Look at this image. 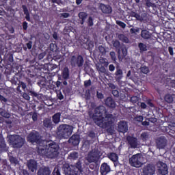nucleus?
Returning <instances> with one entry per match:
<instances>
[{
  "instance_id": "40",
  "label": "nucleus",
  "mask_w": 175,
  "mask_h": 175,
  "mask_svg": "<svg viewBox=\"0 0 175 175\" xmlns=\"http://www.w3.org/2000/svg\"><path fill=\"white\" fill-rule=\"evenodd\" d=\"M52 175H62L61 174V170L55 167L52 172Z\"/></svg>"
},
{
  "instance_id": "5",
  "label": "nucleus",
  "mask_w": 175,
  "mask_h": 175,
  "mask_svg": "<svg viewBox=\"0 0 175 175\" xmlns=\"http://www.w3.org/2000/svg\"><path fill=\"white\" fill-rule=\"evenodd\" d=\"M9 141L14 148H21V146H24V143H25V139L19 135H10Z\"/></svg>"
},
{
  "instance_id": "52",
  "label": "nucleus",
  "mask_w": 175,
  "mask_h": 175,
  "mask_svg": "<svg viewBox=\"0 0 175 175\" xmlns=\"http://www.w3.org/2000/svg\"><path fill=\"white\" fill-rule=\"evenodd\" d=\"M139 28H136V29H135V28H131V29H130V32H131V33H139Z\"/></svg>"
},
{
  "instance_id": "28",
  "label": "nucleus",
  "mask_w": 175,
  "mask_h": 175,
  "mask_svg": "<svg viewBox=\"0 0 175 175\" xmlns=\"http://www.w3.org/2000/svg\"><path fill=\"white\" fill-rule=\"evenodd\" d=\"M130 16H131V17H135V18H136V20H137V21H143V17L142 16H140V14H137V12H136L132 11L130 13Z\"/></svg>"
},
{
  "instance_id": "51",
  "label": "nucleus",
  "mask_w": 175,
  "mask_h": 175,
  "mask_svg": "<svg viewBox=\"0 0 175 175\" xmlns=\"http://www.w3.org/2000/svg\"><path fill=\"white\" fill-rule=\"evenodd\" d=\"M135 120H137L138 122H143V120H144V118H143V116H136Z\"/></svg>"
},
{
  "instance_id": "56",
  "label": "nucleus",
  "mask_w": 175,
  "mask_h": 175,
  "mask_svg": "<svg viewBox=\"0 0 175 175\" xmlns=\"http://www.w3.org/2000/svg\"><path fill=\"white\" fill-rule=\"evenodd\" d=\"M96 96H97L98 99H103V98L105 97L103 96V94L98 92H97Z\"/></svg>"
},
{
  "instance_id": "50",
  "label": "nucleus",
  "mask_w": 175,
  "mask_h": 175,
  "mask_svg": "<svg viewBox=\"0 0 175 175\" xmlns=\"http://www.w3.org/2000/svg\"><path fill=\"white\" fill-rule=\"evenodd\" d=\"M22 25L24 31H27V29H28V23H27V21L23 22Z\"/></svg>"
},
{
  "instance_id": "24",
  "label": "nucleus",
  "mask_w": 175,
  "mask_h": 175,
  "mask_svg": "<svg viewBox=\"0 0 175 175\" xmlns=\"http://www.w3.org/2000/svg\"><path fill=\"white\" fill-rule=\"evenodd\" d=\"M52 121L54 124H59L61 121V113L57 112L52 116Z\"/></svg>"
},
{
  "instance_id": "14",
  "label": "nucleus",
  "mask_w": 175,
  "mask_h": 175,
  "mask_svg": "<svg viewBox=\"0 0 175 175\" xmlns=\"http://www.w3.org/2000/svg\"><path fill=\"white\" fill-rule=\"evenodd\" d=\"M118 131L122 133H126L128 132V122L120 121L118 126Z\"/></svg>"
},
{
  "instance_id": "3",
  "label": "nucleus",
  "mask_w": 175,
  "mask_h": 175,
  "mask_svg": "<svg viewBox=\"0 0 175 175\" xmlns=\"http://www.w3.org/2000/svg\"><path fill=\"white\" fill-rule=\"evenodd\" d=\"M63 169L66 175H80L84 172L83 163L80 160H78L75 165L64 164Z\"/></svg>"
},
{
  "instance_id": "53",
  "label": "nucleus",
  "mask_w": 175,
  "mask_h": 175,
  "mask_svg": "<svg viewBox=\"0 0 175 175\" xmlns=\"http://www.w3.org/2000/svg\"><path fill=\"white\" fill-rule=\"evenodd\" d=\"M112 94L116 98H118V96H120V92H118V90H113L112 91Z\"/></svg>"
},
{
  "instance_id": "1",
  "label": "nucleus",
  "mask_w": 175,
  "mask_h": 175,
  "mask_svg": "<svg viewBox=\"0 0 175 175\" xmlns=\"http://www.w3.org/2000/svg\"><path fill=\"white\" fill-rule=\"evenodd\" d=\"M111 118H113V114L109 113L104 106L97 107L92 116V119L94 124L105 129L110 126V121L109 120Z\"/></svg>"
},
{
  "instance_id": "46",
  "label": "nucleus",
  "mask_w": 175,
  "mask_h": 175,
  "mask_svg": "<svg viewBox=\"0 0 175 175\" xmlns=\"http://www.w3.org/2000/svg\"><path fill=\"white\" fill-rule=\"evenodd\" d=\"M109 55H110V57H111L112 61H113L114 62H116V59H117V58L116 57V52H114V51L110 52Z\"/></svg>"
},
{
  "instance_id": "43",
  "label": "nucleus",
  "mask_w": 175,
  "mask_h": 175,
  "mask_svg": "<svg viewBox=\"0 0 175 175\" xmlns=\"http://www.w3.org/2000/svg\"><path fill=\"white\" fill-rule=\"evenodd\" d=\"M50 49H51V51H53V52L57 51L58 50L56 44H53V43H51L50 44Z\"/></svg>"
},
{
  "instance_id": "48",
  "label": "nucleus",
  "mask_w": 175,
  "mask_h": 175,
  "mask_svg": "<svg viewBox=\"0 0 175 175\" xmlns=\"http://www.w3.org/2000/svg\"><path fill=\"white\" fill-rule=\"evenodd\" d=\"M92 84V82L91 81V79L86 80L84 81V85L85 87H90Z\"/></svg>"
},
{
  "instance_id": "16",
  "label": "nucleus",
  "mask_w": 175,
  "mask_h": 175,
  "mask_svg": "<svg viewBox=\"0 0 175 175\" xmlns=\"http://www.w3.org/2000/svg\"><path fill=\"white\" fill-rule=\"evenodd\" d=\"M51 174V170L50 167H40L37 172V175H50Z\"/></svg>"
},
{
  "instance_id": "30",
  "label": "nucleus",
  "mask_w": 175,
  "mask_h": 175,
  "mask_svg": "<svg viewBox=\"0 0 175 175\" xmlns=\"http://www.w3.org/2000/svg\"><path fill=\"white\" fill-rule=\"evenodd\" d=\"M108 158L112 161V162H117L118 161V155L116 153L111 152L108 155Z\"/></svg>"
},
{
  "instance_id": "34",
  "label": "nucleus",
  "mask_w": 175,
  "mask_h": 175,
  "mask_svg": "<svg viewBox=\"0 0 175 175\" xmlns=\"http://www.w3.org/2000/svg\"><path fill=\"white\" fill-rule=\"evenodd\" d=\"M140 137L142 142H147V140L150 139V135H148V133L144 132L141 134Z\"/></svg>"
},
{
  "instance_id": "63",
  "label": "nucleus",
  "mask_w": 175,
  "mask_h": 175,
  "mask_svg": "<svg viewBox=\"0 0 175 175\" xmlns=\"http://www.w3.org/2000/svg\"><path fill=\"white\" fill-rule=\"evenodd\" d=\"M27 75L29 77H31V78L35 77V73L31 72V70L27 71Z\"/></svg>"
},
{
  "instance_id": "59",
  "label": "nucleus",
  "mask_w": 175,
  "mask_h": 175,
  "mask_svg": "<svg viewBox=\"0 0 175 175\" xmlns=\"http://www.w3.org/2000/svg\"><path fill=\"white\" fill-rule=\"evenodd\" d=\"M32 41H29L28 43L26 44V46L29 50H31L32 49Z\"/></svg>"
},
{
  "instance_id": "29",
  "label": "nucleus",
  "mask_w": 175,
  "mask_h": 175,
  "mask_svg": "<svg viewBox=\"0 0 175 175\" xmlns=\"http://www.w3.org/2000/svg\"><path fill=\"white\" fill-rule=\"evenodd\" d=\"M29 95H31V96H33V98H37V99L38 100L42 99V94L37 93L33 90L29 91Z\"/></svg>"
},
{
  "instance_id": "47",
  "label": "nucleus",
  "mask_w": 175,
  "mask_h": 175,
  "mask_svg": "<svg viewBox=\"0 0 175 175\" xmlns=\"http://www.w3.org/2000/svg\"><path fill=\"white\" fill-rule=\"evenodd\" d=\"M88 23L89 27H92V25H94V19H92V17L90 16L88 18Z\"/></svg>"
},
{
  "instance_id": "42",
  "label": "nucleus",
  "mask_w": 175,
  "mask_h": 175,
  "mask_svg": "<svg viewBox=\"0 0 175 175\" xmlns=\"http://www.w3.org/2000/svg\"><path fill=\"white\" fill-rule=\"evenodd\" d=\"M141 72L144 73V75H147L148 72H150V70L148 69V67L147 66H142L141 67Z\"/></svg>"
},
{
  "instance_id": "49",
  "label": "nucleus",
  "mask_w": 175,
  "mask_h": 175,
  "mask_svg": "<svg viewBox=\"0 0 175 175\" xmlns=\"http://www.w3.org/2000/svg\"><path fill=\"white\" fill-rule=\"evenodd\" d=\"M22 96L26 100H29V99H31V98L29 97V94L28 93H23Z\"/></svg>"
},
{
  "instance_id": "23",
  "label": "nucleus",
  "mask_w": 175,
  "mask_h": 175,
  "mask_svg": "<svg viewBox=\"0 0 175 175\" xmlns=\"http://www.w3.org/2000/svg\"><path fill=\"white\" fill-rule=\"evenodd\" d=\"M151 33L148 31V30L144 29L141 32V36L143 39H145L146 40H148V39H151Z\"/></svg>"
},
{
  "instance_id": "41",
  "label": "nucleus",
  "mask_w": 175,
  "mask_h": 175,
  "mask_svg": "<svg viewBox=\"0 0 175 175\" xmlns=\"http://www.w3.org/2000/svg\"><path fill=\"white\" fill-rule=\"evenodd\" d=\"M30 116H31V118L34 122L38 121V113L31 112Z\"/></svg>"
},
{
  "instance_id": "27",
  "label": "nucleus",
  "mask_w": 175,
  "mask_h": 175,
  "mask_svg": "<svg viewBox=\"0 0 175 175\" xmlns=\"http://www.w3.org/2000/svg\"><path fill=\"white\" fill-rule=\"evenodd\" d=\"M157 145L159 147H161V148H163L166 146V139L163 137H160L159 138V141L157 142Z\"/></svg>"
},
{
  "instance_id": "60",
  "label": "nucleus",
  "mask_w": 175,
  "mask_h": 175,
  "mask_svg": "<svg viewBox=\"0 0 175 175\" xmlns=\"http://www.w3.org/2000/svg\"><path fill=\"white\" fill-rule=\"evenodd\" d=\"M146 6L148 8H151V7L154 6V4L150 0H147L146 1Z\"/></svg>"
},
{
  "instance_id": "62",
  "label": "nucleus",
  "mask_w": 175,
  "mask_h": 175,
  "mask_svg": "<svg viewBox=\"0 0 175 175\" xmlns=\"http://www.w3.org/2000/svg\"><path fill=\"white\" fill-rule=\"evenodd\" d=\"M168 51H169V53H170L171 55H174V51H173V47L169 46V47H168Z\"/></svg>"
},
{
  "instance_id": "35",
  "label": "nucleus",
  "mask_w": 175,
  "mask_h": 175,
  "mask_svg": "<svg viewBox=\"0 0 175 175\" xmlns=\"http://www.w3.org/2000/svg\"><path fill=\"white\" fill-rule=\"evenodd\" d=\"M138 47L141 51V53H143L144 51H147V45L146 44L140 42L138 44Z\"/></svg>"
},
{
  "instance_id": "6",
  "label": "nucleus",
  "mask_w": 175,
  "mask_h": 175,
  "mask_svg": "<svg viewBox=\"0 0 175 175\" xmlns=\"http://www.w3.org/2000/svg\"><path fill=\"white\" fill-rule=\"evenodd\" d=\"M129 163L133 167H140L143 165V163H142V154L140 153L133 154L129 159Z\"/></svg>"
},
{
  "instance_id": "18",
  "label": "nucleus",
  "mask_w": 175,
  "mask_h": 175,
  "mask_svg": "<svg viewBox=\"0 0 175 175\" xmlns=\"http://www.w3.org/2000/svg\"><path fill=\"white\" fill-rule=\"evenodd\" d=\"M100 8L101 12H103V13H105V14H110V13L113 12L111 6L109 5H106L105 4H100Z\"/></svg>"
},
{
  "instance_id": "22",
  "label": "nucleus",
  "mask_w": 175,
  "mask_h": 175,
  "mask_svg": "<svg viewBox=\"0 0 175 175\" xmlns=\"http://www.w3.org/2000/svg\"><path fill=\"white\" fill-rule=\"evenodd\" d=\"M22 9L23 10L24 14L25 15V20H27V21L31 22V15L29 14L28 7H27L25 5H22Z\"/></svg>"
},
{
  "instance_id": "61",
  "label": "nucleus",
  "mask_w": 175,
  "mask_h": 175,
  "mask_svg": "<svg viewBox=\"0 0 175 175\" xmlns=\"http://www.w3.org/2000/svg\"><path fill=\"white\" fill-rule=\"evenodd\" d=\"M140 107H141V109H143L144 110V109H147V104H146V103H141Z\"/></svg>"
},
{
  "instance_id": "10",
  "label": "nucleus",
  "mask_w": 175,
  "mask_h": 175,
  "mask_svg": "<svg viewBox=\"0 0 175 175\" xmlns=\"http://www.w3.org/2000/svg\"><path fill=\"white\" fill-rule=\"evenodd\" d=\"M158 167V173L161 175H166L169 173L167 165L163 162H160Z\"/></svg>"
},
{
  "instance_id": "17",
  "label": "nucleus",
  "mask_w": 175,
  "mask_h": 175,
  "mask_svg": "<svg viewBox=\"0 0 175 175\" xmlns=\"http://www.w3.org/2000/svg\"><path fill=\"white\" fill-rule=\"evenodd\" d=\"M100 172L102 175H106L107 173H110V165L107 163H104L101 165Z\"/></svg>"
},
{
  "instance_id": "20",
  "label": "nucleus",
  "mask_w": 175,
  "mask_h": 175,
  "mask_svg": "<svg viewBox=\"0 0 175 175\" xmlns=\"http://www.w3.org/2000/svg\"><path fill=\"white\" fill-rule=\"evenodd\" d=\"M105 104L107 107H111V109H114L116 106V101L111 97H107L105 100Z\"/></svg>"
},
{
  "instance_id": "38",
  "label": "nucleus",
  "mask_w": 175,
  "mask_h": 175,
  "mask_svg": "<svg viewBox=\"0 0 175 175\" xmlns=\"http://www.w3.org/2000/svg\"><path fill=\"white\" fill-rule=\"evenodd\" d=\"M119 38L120 40H122L124 43H129V39H128L124 34H120Z\"/></svg>"
},
{
  "instance_id": "15",
  "label": "nucleus",
  "mask_w": 175,
  "mask_h": 175,
  "mask_svg": "<svg viewBox=\"0 0 175 175\" xmlns=\"http://www.w3.org/2000/svg\"><path fill=\"white\" fill-rule=\"evenodd\" d=\"M68 143L76 147V146H79L80 143V137L79 135H73L71 137L68 139Z\"/></svg>"
},
{
  "instance_id": "21",
  "label": "nucleus",
  "mask_w": 175,
  "mask_h": 175,
  "mask_svg": "<svg viewBox=\"0 0 175 175\" xmlns=\"http://www.w3.org/2000/svg\"><path fill=\"white\" fill-rule=\"evenodd\" d=\"M27 167L29 170H31L32 173H33V172L38 169V163L35 160L31 159L28 162Z\"/></svg>"
},
{
  "instance_id": "55",
  "label": "nucleus",
  "mask_w": 175,
  "mask_h": 175,
  "mask_svg": "<svg viewBox=\"0 0 175 175\" xmlns=\"http://www.w3.org/2000/svg\"><path fill=\"white\" fill-rule=\"evenodd\" d=\"M70 14L68 12H64L61 14V17H64V18H68V17H70Z\"/></svg>"
},
{
  "instance_id": "33",
  "label": "nucleus",
  "mask_w": 175,
  "mask_h": 175,
  "mask_svg": "<svg viewBox=\"0 0 175 175\" xmlns=\"http://www.w3.org/2000/svg\"><path fill=\"white\" fill-rule=\"evenodd\" d=\"M6 148V143L5 142V138L3 137L0 136V151L4 150Z\"/></svg>"
},
{
  "instance_id": "4",
  "label": "nucleus",
  "mask_w": 175,
  "mask_h": 175,
  "mask_svg": "<svg viewBox=\"0 0 175 175\" xmlns=\"http://www.w3.org/2000/svg\"><path fill=\"white\" fill-rule=\"evenodd\" d=\"M73 133V126L60 124L57 129V135L60 139H68Z\"/></svg>"
},
{
  "instance_id": "45",
  "label": "nucleus",
  "mask_w": 175,
  "mask_h": 175,
  "mask_svg": "<svg viewBox=\"0 0 175 175\" xmlns=\"http://www.w3.org/2000/svg\"><path fill=\"white\" fill-rule=\"evenodd\" d=\"M97 69L100 73H106V68H105L103 66H98Z\"/></svg>"
},
{
  "instance_id": "64",
  "label": "nucleus",
  "mask_w": 175,
  "mask_h": 175,
  "mask_svg": "<svg viewBox=\"0 0 175 175\" xmlns=\"http://www.w3.org/2000/svg\"><path fill=\"white\" fill-rule=\"evenodd\" d=\"M0 100L1 102H4V103L8 102V99L1 94H0Z\"/></svg>"
},
{
  "instance_id": "32",
  "label": "nucleus",
  "mask_w": 175,
  "mask_h": 175,
  "mask_svg": "<svg viewBox=\"0 0 175 175\" xmlns=\"http://www.w3.org/2000/svg\"><path fill=\"white\" fill-rule=\"evenodd\" d=\"M69 159H71L72 161H76L77 158H79V152H72L68 155Z\"/></svg>"
},
{
  "instance_id": "57",
  "label": "nucleus",
  "mask_w": 175,
  "mask_h": 175,
  "mask_svg": "<svg viewBox=\"0 0 175 175\" xmlns=\"http://www.w3.org/2000/svg\"><path fill=\"white\" fill-rule=\"evenodd\" d=\"M109 72H114V70H116V66H114L113 64H110L109 66Z\"/></svg>"
},
{
  "instance_id": "54",
  "label": "nucleus",
  "mask_w": 175,
  "mask_h": 175,
  "mask_svg": "<svg viewBox=\"0 0 175 175\" xmlns=\"http://www.w3.org/2000/svg\"><path fill=\"white\" fill-rule=\"evenodd\" d=\"M57 96L59 100H62V99H64V94H62V92H61L57 94Z\"/></svg>"
},
{
  "instance_id": "39",
  "label": "nucleus",
  "mask_w": 175,
  "mask_h": 175,
  "mask_svg": "<svg viewBox=\"0 0 175 175\" xmlns=\"http://www.w3.org/2000/svg\"><path fill=\"white\" fill-rule=\"evenodd\" d=\"M122 45H121V43L119 42L118 40H116L113 42V47H115V49H116L117 51H118L120 50V48L122 46Z\"/></svg>"
},
{
  "instance_id": "8",
  "label": "nucleus",
  "mask_w": 175,
  "mask_h": 175,
  "mask_svg": "<svg viewBox=\"0 0 175 175\" xmlns=\"http://www.w3.org/2000/svg\"><path fill=\"white\" fill-rule=\"evenodd\" d=\"M27 141L30 143L39 144L40 143V135L39 133H30L27 137Z\"/></svg>"
},
{
  "instance_id": "31",
  "label": "nucleus",
  "mask_w": 175,
  "mask_h": 175,
  "mask_svg": "<svg viewBox=\"0 0 175 175\" xmlns=\"http://www.w3.org/2000/svg\"><path fill=\"white\" fill-rule=\"evenodd\" d=\"M118 54H121L122 53L124 57H126V55L128 54V50L125 46L122 45L118 51Z\"/></svg>"
},
{
  "instance_id": "44",
  "label": "nucleus",
  "mask_w": 175,
  "mask_h": 175,
  "mask_svg": "<svg viewBox=\"0 0 175 175\" xmlns=\"http://www.w3.org/2000/svg\"><path fill=\"white\" fill-rule=\"evenodd\" d=\"M116 24L119 25V27H121V28H125L126 27V24L121 21H117Z\"/></svg>"
},
{
  "instance_id": "11",
  "label": "nucleus",
  "mask_w": 175,
  "mask_h": 175,
  "mask_svg": "<svg viewBox=\"0 0 175 175\" xmlns=\"http://www.w3.org/2000/svg\"><path fill=\"white\" fill-rule=\"evenodd\" d=\"M126 140L131 148H137L138 142L136 137L129 135L126 137Z\"/></svg>"
},
{
  "instance_id": "7",
  "label": "nucleus",
  "mask_w": 175,
  "mask_h": 175,
  "mask_svg": "<svg viewBox=\"0 0 175 175\" xmlns=\"http://www.w3.org/2000/svg\"><path fill=\"white\" fill-rule=\"evenodd\" d=\"M70 64L72 66H78V68H81L84 65V58L81 55H79L77 57L75 55L71 57Z\"/></svg>"
},
{
  "instance_id": "12",
  "label": "nucleus",
  "mask_w": 175,
  "mask_h": 175,
  "mask_svg": "<svg viewBox=\"0 0 175 175\" xmlns=\"http://www.w3.org/2000/svg\"><path fill=\"white\" fill-rule=\"evenodd\" d=\"M144 175H154L155 174V167L151 164H148L143 169Z\"/></svg>"
},
{
  "instance_id": "19",
  "label": "nucleus",
  "mask_w": 175,
  "mask_h": 175,
  "mask_svg": "<svg viewBox=\"0 0 175 175\" xmlns=\"http://www.w3.org/2000/svg\"><path fill=\"white\" fill-rule=\"evenodd\" d=\"M44 129H52L53 128V121L51 118H46L43 120Z\"/></svg>"
},
{
  "instance_id": "2",
  "label": "nucleus",
  "mask_w": 175,
  "mask_h": 175,
  "mask_svg": "<svg viewBox=\"0 0 175 175\" xmlns=\"http://www.w3.org/2000/svg\"><path fill=\"white\" fill-rule=\"evenodd\" d=\"M59 145L54 142H51L48 143L45 149L38 148V152L40 155H44L46 158L53 159L58 157V155L59 154Z\"/></svg>"
},
{
  "instance_id": "37",
  "label": "nucleus",
  "mask_w": 175,
  "mask_h": 175,
  "mask_svg": "<svg viewBox=\"0 0 175 175\" xmlns=\"http://www.w3.org/2000/svg\"><path fill=\"white\" fill-rule=\"evenodd\" d=\"M130 100H131V103L135 105V103H137V102H139V100H140V98L138 96H133L130 98Z\"/></svg>"
},
{
  "instance_id": "25",
  "label": "nucleus",
  "mask_w": 175,
  "mask_h": 175,
  "mask_svg": "<svg viewBox=\"0 0 175 175\" xmlns=\"http://www.w3.org/2000/svg\"><path fill=\"white\" fill-rule=\"evenodd\" d=\"M62 76L64 80H68L69 79V68L68 67H64L62 72Z\"/></svg>"
},
{
  "instance_id": "36",
  "label": "nucleus",
  "mask_w": 175,
  "mask_h": 175,
  "mask_svg": "<svg viewBox=\"0 0 175 175\" xmlns=\"http://www.w3.org/2000/svg\"><path fill=\"white\" fill-rule=\"evenodd\" d=\"M10 161L11 165H14V166H16V165H18V159L17 158L12 156L10 157Z\"/></svg>"
},
{
  "instance_id": "58",
  "label": "nucleus",
  "mask_w": 175,
  "mask_h": 175,
  "mask_svg": "<svg viewBox=\"0 0 175 175\" xmlns=\"http://www.w3.org/2000/svg\"><path fill=\"white\" fill-rule=\"evenodd\" d=\"M2 116L4 118H10V114L8 112H3Z\"/></svg>"
},
{
  "instance_id": "13",
  "label": "nucleus",
  "mask_w": 175,
  "mask_h": 175,
  "mask_svg": "<svg viewBox=\"0 0 175 175\" xmlns=\"http://www.w3.org/2000/svg\"><path fill=\"white\" fill-rule=\"evenodd\" d=\"M114 76L116 81H121L122 77H124V72L122 71V69H121V67L118 66L116 67Z\"/></svg>"
},
{
  "instance_id": "9",
  "label": "nucleus",
  "mask_w": 175,
  "mask_h": 175,
  "mask_svg": "<svg viewBox=\"0 0 175 175\" xmlns=\"http://www.w3.org/2000/svg\"><path fill=\"white\" fill-rule=\"evenodd\" d=\"M100 152L98 150H94L88 154L89 162H98L99 161Z\"/></svg>"
},
{
  "instance_id": "26",
  "label": "nucleus",
  "mask_w": 175,
  "mask_h": 175,
  "mask_svg": "<svg viewBox=\"0 0 175 175\" xmlns=\"http://www.w3.org/2000/svg\"><path fill=\"white\" fill-rule=\"evenodd\" d=\"M80 20L81 21V24H84V23H85V19L87 18V16H88V14L86 12H80L78 14Z\"/></svg>"
}]
</instances>
